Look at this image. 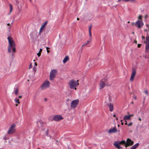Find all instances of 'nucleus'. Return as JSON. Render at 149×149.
I'll return each mask as SVG.
<instances>
[{"label":"nucleus","instance_id":"1","mask_svg":"<svg viewBox=\"0 0 149 149\" xmlns=\"http://www.w3.org/2000/svg\"><path fill=\"white\" fill-rule=\"evenodd\" d=\"M7 39L8 42V52L9 53H15L16 52L15 44L13 38L10 36L8 37ZM12 55H13V54Z\"/></svg>","mask_w":149,"mask_h":149},{"label":"nucleus","instance_id":"2","mask_svg":"<svg viewBox=\"0 0 149 149\" xmlns=\"http://www.w3.org/2000/svg\"><path fill=\"white\" fill-rule=\"evenodd\" d=\"M78 80L76 81L74 80H71L68 82L70 88L71 89H74L75 90L76 89V87L79 85V83H77Z\"/></svg>","mask_w":149,"mask_h":149},{"label":"nucleus","instance_id":"3","mask_svg":"<svg viewBox=\"0 0 149 149\" xmlns=\"http://www.w3.org/2000/svg\"><path fill=\"white\" fill-rule=\"evenodd\" d=\"M16 125L15 124L11 125L7 131V133L9 134H12L15 133L16 131Z\"/></svg>","mask_w":149,"mask_h":149},{"label":"nucleus","instance_id":"4","mask_svg":"<svg viewBox=\"0 0 149 149\" xmlns=\"http://www.w3.org/2000/svg\"><path fill=\"white\" fill-rule=\"evenodd\" d=\"M57 71L56 69L52 70L50 72V79L53 80L57 74Z\"/></svg>","mask_w":149,"mask_h":149},{"label":"nucleus","instance_id":"5","mask_svg":"<svg viewBox=\"0 0 149 149\" xmlns=\"http://www.w3.org/2000/svg\"><path fill=\"white\" fill-rule=\"evenodd\" d=\"M50 83L47 80L45 81L41 86V88L42 89H45L49 86Z\"/></svg>","mask_w":149,"mask_h":149},{"label":"nucleus","instance_id":"6","mask_svg":"<svg viewBox=\"0 0 149 149\" xmlns=\"http://www.w3.org/2000/svg\"><path fill=\"white\" fill-rule=\"evenodd\" d=\"M79 102V100L77 99L72 100L70 103L71 108H75L78 105Z\"/></svg>","mask_w":149,"mask_h":149},{"label":"nucleus","instance_id":"7","mask_svg":"<svg viewBox=\"0 0 149 149\" xmlns=\"http://www.w3.org/2000/svg\"><path fill=\"white\" fill-rule=\"evenodd\" d=\"M145 42L146 44L145 52L147 53L149 52V36H146V40Z\"/></svg>","mask_w":149,"mask_h":149},{"label":"nucleus","instance_id":"8","mask_svg":"<svg viewBox=\"0 0 149 149\" xmlns=\"http://www.w3.org/2000/svg\"><path fill=\"white\" fill-rule=\"evenodd\" d=\"M135 25L138 28H141L143 25V23L141 20H138L135 23Z\"/></svg>","mask_w":149,"mask_h":149},{"label":"nucleus","instance_id":"9","mask_svg":"<svg viewBox=\"0 0 149 149\" xmlns=\"http://www.w3.org/2000/svg\"><path fill=\"white\" fill-rule=\"evenodd\" d=\"M136 73V71L134 68H133L132 70V74L130 79V80L133 81L135 76Z\"/></svg>","mask_w":149,"mask_h":149},{"label":"nucleus","instance_id":"10","mask_svg":"<svg viewBox=\"0 0 149 149\" xmlns=\"http://www.w3.org/2000/svg\"><path fill=\"white\" fill-rule=\"evenodd\" d=\"M105 80L102 79L100 82L99 84V88L100 89H102L105 86Z\"/></svg>","mask_w":149,"mask_h":149},{"label":"nucleus","instance_id":"11","mask_svg":"<svg viewBox=\"0 0 149 149\" xmlns=\"http://www.w3.org/2000/svg\"><path fill=\"white\" fill-rule=\"evenodd\" d=\"M53 119L54 120L58 121H59L61 120H62L63 119V118L62 116L60 115H57L55 116L53 118Z\"/></svg>","mask_w":149,"mask_h":149},{"label":"nucleus","instance_id":"12","mask_svg":"<svg viewBox=\"0 0 149 149\" xmlns=\"http://www.w3.org/2000/svg\"><path fill=\"white\" fill-rule=\"evenodd\" d=\"M126 143L125 147L133 145V142L130 139H128L127 140Z\"/></svg>","mask_w":149,"mask_h":149},{"label":"nucleus","instance_id":"13","mask_svg":"<svg viewBox=\"0 0 149 149\" xmlns=\"http://www.w3.org/2000/svg\"><path fill=\"white\" fill-rule=\"evenodd\" d=\"M108 106L109 110L110 111H113V104L111 103H108L107 104Z\"/></svg>","mask_w":149,"mask_h":149},{"label":"nucleus","instance_id":"14","mask_svg":"<svg viewBox=\"0 0 149 149\" xmlns=\"http://www.w3.org/2000/svg\"><path fill=\"white\" fill-rule=\"evenodd\" d=\"M117 131V129L116 128V127H114L111 128L109 130L108 132L109 133H114Z\"/></svg>","mask_w":149,"mask_h":149},{"label":"nucleus","instance_id":"15","mask_svg":"<svg viewBox=\"0 0 149 149\" xmlns=\"http://www.w3.org/2000/svg\"><path fill=\"white\" fill-rule=\"evenodd\" d=\"M119 141H117L115 142L114 144V146L117 148L120 149L121 147L120 146Z\"/></svg>","mask_w":149,"mask_h":149},{"label":"nucleus","instance_id":"16","mask_svg":"<svg viewBox=\"0 0 149 149\" xmlns=\"http://www.w3.org/2000/svg\"><path fill=\"white\" fill-rule=\"evenodd\" d=\"M37 124L38 127H40L43 126V122L42 120H40L37 121Z\"/></svg>","mask_w":149,"mask_h":149},{"label":"nucleus","instance_id":"17","mask_svg":"<svg viewBox=\"0 0 149 149\" xmlns=\"http://www.w3.org/2000/svg\"><path fill=\"white\" fill-rule=\"evenodd\" d=\"M94 62H95V61L93 60H89L87 62V63L88 66H91L92 65L93 63Z\"/></svg>","mask_w":149,"mask_h":149},{"label":"nucleus","instance_id":"18","mask_svg":"<svg viewBox=\"0 0 149 149\" xmlns=\"http://www.w3.org/2000/svg\"><path fill=\"white\" fill-rule=\"evenodd\" d=\"M69 60V58L68 56H66L63 61V63H66Z\"/></svg>","mask_w":149,"mask_h":149},{"label":"nucleus","instance_id":"19","mask_svg":"<svg viewBox=\"0 0 149 149\" xmlns=\"http://www.w3.org/2000/svg\"><path fill=\"white\" fill-rule=\"evenodd\" d=\"M130 118V116L129 115H126L124 116L123 119L125 120H128Z\"/></svg>","mask_w":149,"mask_h":149},{"label":"nucleus","instance_id":"20","mask_svg":"<svg viewBox=\"0 0 149 149\" xmlns=\"http://www.w3.org/2000/svg\"><path fill=\"white\" fill-rule=\"evenodd\" d=\"M139 144L137 143L135 144L133 146H132L131 149H136V147L139 146Z\"/></svg>","mask_w":149,"mask_h":149},{"label":"nucleus","instance_id":"21","mask_svg":"<svg viewBox=\"0 0 149 149\" xmlns=\"http://www.w3.org/2000/svg\"><path fill=\"white\" fill-rule=\"evenodd\" d=\"M47 24V22L46 21L43 24H42L41 27L42 28V29H44L45 27L46 26V25Z\"/></svg>","mask_w":149,"mask_h":149},{"label":"nucleus","instance_id":"22","mask_svg":"<svg viewBox=\"0 0 149 149\" xmlns=\"http://www.w3.org/2000/svg\"><path fill=\"white\" fill-rule=\"evenodd\" d=\"M120 144H125V146H126V144H127L126 142L125 141H119Z\"/></svg>","mask_w":149,"mask_h":149},{"label":"nucleus","instance_id":"23","mask_svg":"<svg viewBox=\"0 0 149 149\" xmlns=\"http://www.w3.org/2000/svg\"><path fill=\"white\" fill-rule=\"evenodd\" d=\"M18 89L17 88H16L15 90L14 93L15 95H17L18 94Z\"/></svg>","mask_w":149,"mask_h":149},{"label":"nucleus","instance_id":"24","mask_svg":"<svg viewBox=\"0 0 149 149\" xmlns=\"http://www.w3.org/2000/svg\"><path fill=\"white\" fill-rule=\"evenodd\" d=\"M142 16L141 15H140L139 16L138 19V20H142Z\"/></svg>","mask_w":149,"mask_h":149},{"label":"nucleus","instance_id":"25","mask_svg":"<svg viewBox=\"0 0 149 149\" xmlns=\"http://www.w3.org/2000/svg\"><path fill=\"white\" fill-rule=\"evenodd\" d=\"M10 8V13H11L13 10V7L12 5L11 4H9Z\"/></svg>","mask_w":149,"mask_h":149},{"label":"nucleus","instance_id":"26","mask_svg":"<svg viewBox=\"0 0 149 149\" xmlns=\"http://www.w3.org/2000/svg\"><path fill=\"white\" fill-rule=\"evenodd\" d=\"M15 101L16 103L18 104H19V99H17L16 98L15 99Z\"/></svg>","mask_w":149,"mask_h":149},{"label":"nucleus","instance_id":"27","mask_svg":"<svg viewBox=\"0 0 149 149\" xmlns=\"http://www.w3.org/2000/svg\"><path fill=\"white\" fill-rule=\"evenodd\" d=\"M89 42V41H88V40L87 41H86L84 43V44L82 45V47L84 46H85V45H86L87 44H88Z\"/></svg>","mask_w":149,"mask_h":149},{"label":"nucleus","instance_id":"28","mask_svg":"<svg viewBox=\"0 0 149 149\" xmlns=\"http://www.w3.org/2000/svg\"><path fill=\"white\" fill-rule=\"evenodd\" d=\"M44 29H42V28L40 27L39 32V34L41 33L43 31Z\"/></svg>","mask_w":149,"mask_h":149},{"label":"nucleus","instance_id":"29","mask_svg":"<svg viewBox=\"0 0 149 149\" xmlns=\"http://www.w3.org/2000/svg\"><path fill=\"white\" fill-rule=\"evenodd\" d=\"M4 139L5 140H6L8 139H9V138L8 136H5L4 137Z\"/></svg>","mask_w":149,"mask_h":149},{"label":"nucleus","instance_id":"30","mask_svg":"<svg viewBox=\"0 0 149 149\" xmlns=\"http://www.w3.org/2000/svg\"><path fill=\"white\" fill-rule=\"evenodd\" d=\"M144 92L147 95H148V91L147 90L145 91Z\"/></svg>","mask_w":149,"mask_h":149},{"label":"nucleus","instance_id":"31","mask_svg":"<svg viewBox=\"0 0 149 149\" xmlns=\"http://www.w3.org/2000/svg\"><path fill=\"white\" fill-rule=\"evenodd\" d=\"M109 101L110 102L112 100V97H111L110 96H109Z\"/></svg>","mask_w":149,"mask_h":149},{"label":"nucleus","instance_id":"32","mask_svg":"<svg viewBox=\"0 0 149 149\" xmlns=\"http://www.w3.org/2000/svg\"><path fill=\"white\" fill-rule=\"evenodd\" d=\"M92 28V25L90 26L89 27V31H91V29Z\"/></svg>","mask_w":149,"mask_h":149},{"label":"nucleus","instance_id":"33","mask_svg":"<svg viewBox=\"0 0 149 149\" xmlns=\"http://www.w3.org/2000/svg\"><path fill=\"white\" fill-rule=\"evenodd\" d=\"M48 133H49V130H47L46 132V135L47 136L48 135Z\"/></svg>","mask_w":149,"mask_h":149},{"label":"nucleus","instance_id":"34","mask_svg":"<svg viewBox=\"0 0 149 149\" xmlns=\"http://www.w3.org/2000/svg\"><path fill=\"white\" fill-rule=\"evenodd\" d=\"M132 123L131 122L129 124H128V125L129 126H132Z\"/></svg>","mask_w":149,"mask_h":149},{"label":"nucleus","instance_id":"35","mask_svg":"<svg viewBox=\"0 0 149 149\" xmlns=\"http://www.w3.org/2000/svg\"><path fill=\"white\" fill-rule=\"evenodd\" d=\"M33 70L34 71H36V66H34L33 68Z\"/></svg>","mask_w":149,"mask_h":149},{"label":"nucleus","instance_id":"36","mask_svg":"<svg viewBox=\"0 0 149 149\" xmlns=\"http://www.w3.org/2000/svg\"><path fill=\"white\" fill-rule=\"evenodd\" d=\"M122 1H123L124 2H129V0H121Z\"/></svg>","mask_w":149,"mask_h":149},{"label":"nucleus","instance_id":"37","mask_svg":"<svg viewBox=\"0 0 149 149\" xmlns=\"http://www.w3.org/2000/svg\"><path fill=\"white\" fill-rule=\"evenodd\" d=\"M136 0H129V1L132 2H134Z\"/></svg>","mask_w":149,"mask_h":149},{"label":"nucleus","instance_id":"38","mask_svg":"<svg viewBox=\"0 0 149 149\" xmlns=\"http://www.w3.org/2000/svg\"><path fill=\"white\" fill-rule=\"evenodd\" d=\"M37 55L38 56H40L41 55V53L39 52V53L37 54Z\"/></svg>","mask_w":149,"mask_h":149},{"label":"nucleus","instance_id":"39","mask_svg":"<svg viewBox=\"0 0 149 149\" xmlns=\"http://www.w3.org/2000/svg\"><path fill=\"white\" fill-rule=\"evenodd\" d=\"M32 64L31 63H30V65H29V69H30V68H32Z\"/></svg>","mask_w":149,"mask_h":149},{"label":"nucleus","instance_id":"40","mask_svg":"<svg viewBox=\"0 0 149 149\" xmlns=\"http://www.w3.org/2000/svg\"><path fill=\"white\" fill-rule=\"evenodd\" d=\"M92 40V38H89L88 40V41H89V42H91V41Z\"/></svg>","mask_w":149,"mask_h":149},{"label":"nucleus","instance_id":"41","mask_svg":"<svg viewBox=\"0 0 149 149\" xmlns=\"http://www.w3.org/2000/svg\"><path fill=\"white\" fill-rule=\"evenodd\" d=\"M89 36L90 37H91V31H89Z\"/></svg>","mask_w":149,"mask_h":149},{"label":"nucleus","instance_id":"42","mask_svg":"<svg viewBox=\"0 0 149 149\" xmlns=\"http://www.w3.org/2000/svg\"><path fill=\"white\" fill-rule=\"evenodd\" d=\"M148 17V15H146L145 17H144V18L145 19H146V18L147 17Z\"/></svg>","mask_w":149,"mask_h":149},{"label":"nucleus","instance_id":"43","mask_svg":"<svg viewBox=\"0 0 149 149\" xmlns=\"http://www.w3.org/2000/svg\"><path fill=\"white\" fill-rule=\"evenodd\" d=\"M141 44H138V47H140V46H141Z\"/></svg>","mask_w":149,"mask_h":149},{"label":"nucleus","instance_id":"44","mask_svg":"<svg viewBox=\"0 0 149 149\" xmlns=\"http://www.w3.org/2000/svg\"><path fill=\"white\" fill-rule=\"evenodd\" d=\"M129 116H130V118H131V117L134 116V114H132L130 115H129Z\"/></svg>","mask_w":149,"mask_h":149},{"label":"nucleus","instance_id":"45","mask_svg":"<svg viewBox=\"0 0 149 149\" xmlns=\"http://www.w3.org/2000/svg\"><path fill=\"white\" fill-rule=\"evenodd\" d=\"M42 49H40V51H39V52L41 53L42 52Z\"/></svg>","mask_w":149,"mask_h":149},{"label":"nucleus","instance_id":"46","mask_svg":"<svg viewBox=\"0 0 149 149\" xmlns=\"http://www.w3.org/2000/svg\"><path fill=\"white\" fill-rule=\"evenodd\" d=\"M37 65V64L36 63H35V66H36Z\"/></svg>","mask_w":149,"mask_h":149},{"label":"nucleus","instance_id":"47","mask_svg":"<svg viewBox=\"0 0 149 149\" xmlns=\"http://www.w3.org/2000/svg\"><path fill=\"white\" fill-rule=\"evenodd\" d=\"M22 97V96L21 95H19L18 96V98H21Z\"/></svg>","mask_w":149,"mask_h":149},{"label":"nucleus","instance_id":"48","mask_svg":"<svg viewBox=\"0 0 149 149\" xmlns=\"http://www.w3.org/2000/svg\"><path fill=\"white\" fill-rule=\"evenodd\" d=\"M134 99L136 100V96H134Z\"/></svg>","mask_w":149,"mask_h":149},{"label":"nucleus","instance_id":"49","mask_svg":"<svg viewBox=\"0 0 149 149\" xmlns=\"http://www.w3.org/2000/svg\"><path fill=\"white\" fill-rule=\"evenodd\" d=\"M138 119L140 121H141V119L140 118H139Z\"/></svg>","mask_w":149,"mask_h":149},{"label":"nucleus","instance_id":"50","mask_svg":"<svg viewBox=\"0 0 149 149\" xmlns=\"http://www.w3.org/2000/svg\"><path fill=\"white\" fill-rule=\"evenodd\" d=\"M131 24H132L133 25H135V23H134V22H132V23H131Z\"/></svg>","mask_w":149,"mask_h":149},{"label":"nucleus","instance_id":"51","mask_svg":"<svg viewBox=\"0 0 149 149\" xmlns=\"http://www.w3.org/2000/svg\"><path fill=\"white\" fill-rule=\"evenodd\" d=\"M44 100H45V101H47V99L46 98H45Z\"/></svg>","mask_w":149,"mask_h":149},{"label":"nucleus","instance_id":"52","mask_svg":"<svg viewBox=\"0 0 149 149\" xmlns=\"http://www.w3.org/2000/svg\"><path fill=\"white\" fill-rule=\"evenodd\" d=\"M134 42H135V43L136 44V43H137V41H136V40H134Z\"/></svg>","mask_w":149,"mask_h":149},{"label":"nucleus","instance_id":"53","mask_svg":"<svg viewBox=\"0 0 149 149\" xmlns=\"http://www.w3.org/2000/svg\"><path fill=\"white\" fill-rule=\"evenodd\" d=\"M125 122H126V123H125V125H128V124H127V121H125Z\"/></svg>","mask_w":149,"mask_h":149},{"label":"nucleus","instance_id":"54","mask_svg":"<svg viewBox=\"0 0 149 149\" xmlns=\"http://www.w3.org/2000/svg\"><path fill=\"white\" fill-rule=\"evenodd\" d=\"M142 38H143V39H145V37H144V36H142Z\"/></svg>","mask_w":149,"mask_h":149},{"label":"nucleus","instance_id":"55","mask_svg":"<svg viewBox=\"0 0 149 149\" xmlns=\"http://www.w3.org/2000/svg\"><path fill=\"white\" fill-rule=\"evenodd\" d=\"M21 11V9H20V10H19V13H20Z\"/></svg>","mask_w":149,"mask_h":149},{"label":"nucleus","instance_id":"56","mask_svg":"<svg viewBox=\"0 0 149 149\" xmlns=\"http://www.w3.org/2000/svg\"><path fill=\"white\" fill-rule=\"evenodd\" d=\"M47 52L48 53H49V50H47Z\"/></svg>","mask_w":149,"mask_h":149},{"label":"nucleus","instance_id":"57","mask_svg":"<svg viewBox=\"0 0 149 149\" xmlns=\"http://www.w3.org/2000/svg\"><path fill=\"white\" fill-rule=\"evenodd\" d=\"M113 116L114 117H116V115H115V114H114V115H113Z\"/></svg>","mask_w":149,"mask_h":149},{"label":"nucleus","instance_id":"58","mask_svg":"<svg viewBox=\"0 0 149 149\" xmlns=\"http://www.w3.org/2000/svg\"><path fill=\"white\" fill-rule=\"evenodd\" d=\"M77 20H79V18H77Z\"/></svg>","mask_w":149,"mask_h":149},{"label":"nucleus","instance_id":"59","mask_svg":"<svg viewBox=\"0 0 149 149\" xmlns=\"http://www.w3.org/2000/svg\"><path fill=\"white\" fill-rule=\"evenodd\" d=\"M122 1V0H118V2L120 1Z\"/></svg>","mask_w":149,"mask_h":149},{"label":"nucleus","instance_id":"60","mask_svg":"<svg viewBox=\"0 0 149 149\" xmlns=\"http://www.w3.org/2000/svg\"><path fill=\"white\" fill-rule=\"evenodd\" d=\"M121 124H122V125H123V122H122V123H121Z\"/></svg>","mask_w":149,"mask_h":149},{"label":"nucleus","instance_id":"61","mask_svg":"<svg viewBox=\"0 0 149 149\" xmlns=\"http://www.w3.org/2000/svg\"><path fill=\"white\" fill-rule=\"evenodd\" d=\"M127 23H130V21H128V22H127Z\"/></svg>","mask_w":149,"mask_h":149},{"label":"nucleus","instance_id":"62","mask_svg":"<svg viewBox=\"0 0 149 149\" xmlns=\"http://www.w3.org/2000/svg\"><path fill=\"white\" fill-rule=\"evenodd\" d=\"M10 25V24H9V23H8V24H7V25Z\"/></svg>","mask_w":149,"mask_h":149},{"label":"nucleus","instance_id":"63","mask_svg":"<svg viewBox=\"0 0 149 149\" xmlns=\"http://www.w3.org/2000/svg\"><path fill=\"white\" fill-rule=\"evenodd\" d=\"M17 105H17V104H15V106H17Z\"/></svg>","mask_w":149,"mask_h":149},{"label":"nucleus","instance_id":"64","mask_svg":"<svg viewBox=\"0 0 149 149\" xmlns=\"http://www.w3.org/2000/svg\"><path fill=\"white\" fill-rule=\"evenodd\" d=\"M131 103H132V104H133L134 103H133V102H131Z\"/></svg>","mask_w":149,"mask_h":149}]
</instances>
